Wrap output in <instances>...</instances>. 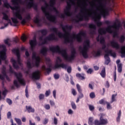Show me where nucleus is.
I'll list each match as a JSON object with an SVG mask.
<instances>
[{
    "label": "nucleus",
    "instance_id": "36",
    "mask_svg": "<svg viewBox=\"0 0 125 125\" xmlns=\"http://www.w3.org/2000/svg\"><path fill=\"white\" fill-rule=\"evenodd\" d=\"M125 37L124 36V35H122L119 39L120 42H121V43H123L125 42Z\"/></svg>",
    "mask_w": 125,
    "mask_h": 125
},
{
    "label": "nucleus",
    "instance_id": "21",
    "mask_svg": "<svg viewBox=\"0 0 125 125\" xmlns=\"http://www.w3.org/2000/svg\"><path fill=\"white\" fill-rule=\"evenodd\" d=\"M109 9L106 7L104 8V11L101 12L100 14H98V15H101V17L104 16V17H106L107 15H109Z\"/></svg>",
    "mask_w": 125,
    "mask_h": 125
},
{
    "label": "nucleus",
    "instance_id": "56",
    "mask_svg": "<svg viewBox=\"0 0 125 125\" xmlns=\"http://www.w3.org/2000/svg\"><path fill=\"white\" fill-rule=\"evenodd\" d=\"M45 95L46 97H48V96H49V95H50V90L46 91Z\"/></svg>",
    "mask_w": 125,
    "mask_h": 125
},
{
    "label": "nucleus",
    "instance_id": "39",
    "mask_svg": "<svg viewBox=\"0 0 125 125\" xmlns=\"http://www.w3.org/2000/svg\"><path fill=\"white\" fill-rule=\"evenodd\" d=\"M100 43L101 44H104L105 43V39L104 37H101L100 38Z\"/></svg>",
    "mask_w": 125,
    "mask_h": 125
},
{
    "label": "nucleus",
    "instance_id": "45",
    "mask_svg": "<svg viewBox=\"0 0 125 125\" xmlns=\"http://www.w3.org/2000/svg\"><path fill=\"white\" fill-rule=\"evenodd\" d=\"M88 125H92V124L93 123V118L92 117H90L88 119Z\"/></svg>",
    "mask_w": 125,
    "mask_h": 125
},
{
    "label": "nucleus",
    "instance_id": "7",
    "mask_svg": "<svg viewBox=\"0 0 125 125\" xmlns=\"http://www.w3.org/2000/svg\"><path fill=\"white\" fill-rule=\"evenodd\" d=\"M89 47H90V41L87 40L84 42L83 47L80 48V53L84 58H88L87 52L88 51V49H89Z\"/></svg>",
    "mask_w": 125,
    "mask_h": 125
},
{
    "label": "nucleus",
    "instance_id": "62",
    "mask_svg": "<svg viewBox=\"0 0 125 125\" xmlns=\"http://www.w3.org/2000/svg\"><path fill=\"white\" fill-rule=\"evenodd\" d=\"M44 108L46 110H49L50 109V105L49 104H45Z\"/></svg>",
    "mask_w": 125,
    "mask_h": 125
},
{
    "label": "nucleus",
    "instance_id": "43",
    "mask_svg": "<svg viewBox=\"0 0 125 125\" xmlns=\"http://www.w3.org/2000/svg\"><path fill=\"white\" fill-rule=\"evenodd\" d=\"M43 68L46 71L47 74H49V73L51 72L52 69L51 68H46L45 66H43Z\"/></svg>",
    "mask_w": 125,
    "mask_h": 125
},
{
    "label": "nucleus",
    "instance_id": "51",
    "mask_svg": "<svg viewBox=\"0 0 125 125\" xmlns=\"http://www.w3.org/2000/svg\"><path fill=\"white\" fill-rule=\"evenodd\" d=\"M6 102L8 103L9 105H12V101L9 99V98H7L6 99Z\"/></svg>",
    "mask_w": 125,
    "mask_h": 125
},
{
    "label": "nucleus",
    "instance_id": "24",
    "mask_svg": "<svg viewBox=\"0 0 125 125\" xmlns=\"http://www.w3.org/2000/svg\"><path fill=\"white\" fill-rule=\"evenodd\" d=\"M2 19L3 20H5L6 21H8V23L11 25V26H13L12 22H11V20L9 19L8 16L5 13H3V18Z\"/></svg>",
    "mask_w": 125,
    "mask_h": 125
},
{
    "label": "nucleus",
    "instance_id": "46",
    "mask_svg": "<svg viewBox=\"0 0 125 125\" xmlns=\"http://www.w3.org/2000/svg\"><path fill=\"white\" fill-rule=\"evenodd\" d=\"M105 65H108L109 63H110V62H111V60H110V58H106V59H105Z\"/></svg>",
    "mask_w": 125,
    "mask_h": 125
},
{
    "label": "nucleus",
    "instance_id": "1",
    "mask_svg": "<svg viewBox=\"0 0 125 125\" xmlns=\"http://www.w3.org/2000/svg\"><path fill=\"white\" fill-rule=\"evenodd\" d=\"M61 27L62 28L63 32L65 33V34L62 33V32H58V29L56 27H52L50 28V31L55 33V34H58V37L60 38H63L64 39V43H73L74 42V39L77 40L78 42H83V37H85L86 36V33L84 31H80L78 34H73L72 35V37H71L70 38L69 37L70 36L69 32H67L66 30L71 31L73 29L72 25H64L61 24Z\"/></svg>",
    "mask_w": 125,
    "mask_h": 125
},
{
    "label": "nucleus",
    "instance_id": "48",
    "mask_svg": "<svg viewBox=\"0 0 125 125\" xmlns=\"http://www.w3.org/2000/svg\"><path fill=\"white\" fill-rule=\"evenodd\" d=\"M90 98H91V99H93V98H95V93H94V92H92L90 93L89 95Z\"/></svg>",
    "mask_w": 125,
    "mask_h": 125
},
{
    "label": "nucleus",
    "instance_id": "15",
    "mask_svg": "<svg viewBox=\"0 0 125 125\" xmlns=\"http://www.w3.org/2000/svg\"><path fill=\"white\" fill-rule=\"evenodd\" d=\"M47 67H48V68H50L51 69L52 68V69H54L55 70L56 69H59V68L67 69L68 65L64 63L59 64L58 63V62H57L54 67H52V65L51 64H48Z\"/></svg>",
    "mask_w": 125,
    "mask_h": 125
},
{
    "label": "nucleus",
    "instance_id": "10",
    "mask_svg": "<svg viewBox=\"0 0 125 125\" xmlns=\"http://www.w3.org/2000/svg\"><path fill=\"white\" fill-rule=\"evenodd\" d=\"M9 72L11 74H15V76H16L18 82L20 83H21V84H22V85H25L26 84L24 79H22V74L21 73L18 74L14 72V70H13L12 67L11 66V65H9Z\"/></svg>",
    "mask_w": 125,
    "mask_h": 125
},
{
    "label": "nucleus",
    "instance_id": "30",
    "mask_svg": "<svg viewBox=\"0 0 125 125\" xmlns=\"http://www.w3.org/2000/svg\"><path fill=\"white\" fill-rule=\"evenodd\" d=\"M117 115L118 116L116 118V121L117 123H120V122H121V117H122V110H119Z\"/></svg>",
    "mask_w": 125,
    "mask_h": 125
},
{
    "label": "nucleus",
    "instance_id": "33",
    "mask_svg": "<svg viewBox=\"0 0 125 125\" xmlns=\"http://www.w3.org/2000/svg\"><path fill=\"white\" fill-rule=\"evenodd\" d=\"M39 32L41 33L42 36H46V35H47V33H48V31H47V30L46 29H42L39 30Z\"/></svg>",
    "mask_w": 125,
    "mask_h": 125
},
{
    "label": "nucleus",
    "instance_id": "9",
    "mask_svg": "<svg viewBox=\"0 0 125 125\" xmlns=\"http://www.w3.org/2000/svg\"><path fill=\"white\" fill-rule=\"evenodd\" d=\"M63 1L64 0H62ZM67 6L66 7V9L64 10V13L65 16H67L70 17L73 15V13L71 12V8L72 7V5H75L76 4V2L74 0H69V2H67Z\"/></svg>",
    "mask_w": 125,
    "mask_h": 125
},
{
    "label": "nucleus",
    "instance_id": "64",
    "mask_svg": "<svg viewBox=\"0 0 125 125\" xmlns=\"http://www.w3.org/2000/svg\"><path fill=\"white\" fill-rule=\"evenodd\" d=\"M4 43H5V44H7V45H9V46H10V43L8 42V39L4 40Z\"/></svg>",
    "mask_w": 125,
    "mask_h": 125
},
{
    "label": "nucleus",
    "instance_id": "23",
    "mask_svg": "<svg viewBox=\"0 0 125 125\" xmlns=\"http://www.w3.org/2000/svg\"><path fill=\"white\" fill-rule=\"evenodd\" d=\"M42 20L40 19V16L39 15H36L35 20H34V23L37 24L39 27H41L42 26V23H41V21Z\"/></svg>",
    "mask_w": 125,
    "mask_h": 125
},
{
    "label": "nucleus",
    "instance_id": "54",
    "mask_svg": "<svg viewBox=\"0 0 125 125\" xmlns=\"http://www.w3.org/2000/svg\"><path fill=\"white\" fill-rule=\"evenodd\" d=\"M113 78H114V82H116V81L117 80V72L116 71V69L114 71V73H113Z\"/></svg>",
    "mask_w": 125,
    "mask_h": 125
},
{
    "label": "nucleus",
    "instance_id": "41",
    "mask_svg": "<svg viewBox=\"0 0 125 125\" xmlns=\"http://www.w3.org/2000/svg\"><path fill=\"white\" fill-rule=\"evenodd\" d=\"M15 120L18 125H22V122H21V119L18 118H15Z\"/></svg>",
    "mask_w": 125,
    "mask_h": 125
},
{
    "label": "nucleus",
    "instance_id": "34",
    "mask_svg": "<svg viewBox=\"0 0 125 125\" xmlns=\"http://www.w3.org/2000/svg\"><path fill=\"white\" fill-rule=\"evenodd\" d=\"M76 77H77V78H78V79H79V80H84V79H85L84 78V76H82V74H81L80 73H77Z\"/></svg>",
    "mask_w": 125,
    "mask_h": 125
},
{
    "label": "nucleus",
    "instance_id": "28",
    "mask_svg": "<svg viewBox=\"0 0 125 125\" xmlns=\"http://www.w3.org/2000/svg\"><path fill=\"white\" fill-rule=\"evenodd\" d=\"M26 109L28 113H35V108L32 107L31 106H26Z\"/></svg>",
    "mask_w": 125,
    "mask_h": 125
},
{
    "label": "nucleus",
    "instance_id": "14",
    "mask_svg": "<svg viewBox=\"0 0 125 125\" xmlns=\"http://www.w3.org/2000/svg\"><path fill=\"white\" fill-rule=\"evenodd\" d=\"M57 38L55 37V34L54 33H52L49 36H47L43 40L42 42V44H47V42H51V41H57Z\"/></svg>",
    "mask_w": 125,
    "mask_h": 125
},
{
    "label": "nucleus",
    "instance_id": "52",
    "mask_svg": "<svg viewBox=\"0 0 125 125\" xmlns=\"http://www.w3.org/2000/svg\"><path fill=\"white\" fill-rule=\"evenodd\" d=\"M25 96L26 98H29V93L28 91V87H26V88H25Z\"/></svg>",
    "mask_w": 125,
    "mask_h": 125
},
{
    "label": "nucleus",
    "instance_id": "17",
    "mask_svg": "<svg viewBox=\"0 0 125 125\" xmlns=\"http://www.w3.org/2000/svg\"><path fill=\"white\" fill-rule=\"evenodd\" d=\"M111 1L110 0H105L104 2H101L99 3V7L101 8H106L107 6H110Z\"/></svg>",
    "mask_w": 125,
    "mask_h": 125
},
{
    "label": "nucleus",
    "instance_id": "18",
    "mask_svg": "<svg viewBox=\"0 0 125 125\" xmlns=\"http://www.w3.org/2000/svg\"><path fill=\"white\" fill-rule=\"evenodd\" d=\"M12 52L14 53L17 55V62H20L21 61V55H20V50L19 49H13L12 50Z\"/></svg>",
    "mask_w": 125,
    "mask_h": 125
},
{
    "label": "nucleus",
    "instance_id": "32",
    "mask_svg": "<svg viewBox=\"0 0 125 125\" xmlns=\"http://www.w3.org/2000/svg\"><path fill=\"white\" fill-rule=\"evenodd\" d=\"M121 54L122 58L125 57V46H123L121 49Z\"/></svg>",
    "mask_w": 125,
    "mask_h": 125
},
{
    "label": "nucleus",
    "instance_id": "22",
    "mask_svg": "<svg viewBox=\"0 0 125 125\" xmlns=\"http://www.w3.org/2000/svg\"><path fill=\"white\" fill-rule=\"evenodd\" d=\"M110 45L113 47V48H116V49H119L120 48V44L116 42H115L114 41H111L110 42Z\"/></svg>",
    "mask_w": 125,
    "mask_h": 125
},
{
    "label": "nucleus",
    "instance_id": "35",
    "mask_svg": "<svg viewBox=\"0 0 125 125\" xmlns=\"http://www.w3.org/2000/svg\"><path fill=\"white\" fill-rule=\"evenodd\" d=\"M117 94H113L112 95V98H111V101H110L111 104L113 103V102H114V101H116V96H117Z\"/></svg>",
    "mask_w": 125,
    "mask_h": 125
},
{
    "label": "nucleus",
    "instance_id": "61",
    "mask_svg": "<svg viewBox=\"0 0 125 125\" xmlns=\"http://www.w3.org/2000/svg\"><path fill=\"white\" fill-rule=\"evenodd\" d=\"M89 109L90 111H93V110H94L95 109L94 106L92 105H89Z\"/></svg>",
    "mask_w": 125,
    "mask_h": 125
},
{
    "label": "nucleus",
    "instance_id": "50",
    "mask_svg": "<svg viewBox=\"0 0 125 125\" xmlns=\"http://www.w3.org/2000/svg\"><path fill=\"white\" fill-rule=\"evenodd\" d=\"M71 107L74 110H76V109H77V105H76V104L73 102H71Z\"/></svg>",
    "mask_w": 125,
    "mask_h": 125
},
{
    "label": "nucleus",
    "instance_id": "6",
    "mask_svg": "<svg viewBox=\"0 0 125 125\" xmlns=\"http://www.w3.org/2000/svg\"><path fill=\"white\" fill-rule=\"evenodd\" d=\"M26 65L28 69L25 71V74H26V75H29V78H31L32 80H40V78H41V76H40V71H36L32 73L31 75L30 74V69H32L34 65H32L31 62L29 61L27 62Z\"/></svg>",
    "mask_w": 125,
    "mask_h": 125
},
{
    "label": "nucleus",
    "instance_id": "63",
    "mask_svg": "<svg viewBox=\"0 0 125 125\" xmlns=\"http://www.w3.org/2000/svg\"><path fill=\"white\" fill-rule=\"evenodd\" d=\"M79 93L80 94L78 98L80 99H82V98H83V92H80Z\"/></svg>",
    "mask_w": 125,
    "mask_h": 125
},
{
    "label": "nucleus",
    "instance_id": "59",
    "mask_svg": "<svg viewBox=\"0 0 125 125\" xmlns=\"http://www.w3.org/2000/svg\"><path fill=\"white\" fill-rule=\"evenodd\" d=\"M71 91L73 95L76 96V95H77V91H76V90L75 89H72Z\"/></svg>",
    "mask_w": 125,
    "mask_h": 125
},
{
    "label": "nucleus",
    "instance_id": "16",
    "mask_svg": "<svg viewBox=\"0 0 125 125\" xmlns=\"http://www.w3.org/2000/svg\"><path fill=\"white\" fill-rule=\"evenodd\" d=\"M32 59L35 60V66L38 68L40 66V63H41V58L40 56H37V53L35 52L32 53Z\"/></svg>",
    "mask_w": 125,
    "mask_h": 125
},
{
    "label": "nucleus",
    "instance_id": "44",
    "mask_svg": "<svg viewBox=\"0 0 125 125\" xmlns=\"http://www.w3.org/2000/svg\"><path fill=\"white\" fill-rule=\"evenodd\" d=\"M101 53L102 52L100 50H98L97 53L95 52V57H98V56H100V55H101Z\"/></svg>",
    "mask_w": 125,
    "mask_h": 125
},
{
    "label": "nucleus",
    "instance_id": "8",
    "mask_svg": "<svg viewBox=\"0 0 125 125\" xmlns=\"http://www.w3.org/2000/svg\"><path fill=\"white\" fill-rule=\"evenodd\" d=\"M45 4L46 5L45 7H41V9L43 13H44L45 16L46 17L47 19L49 20V21H51V22H55V20H56V17L55 16L50 14L49 12L46 11V9H47V7H48L49 5L46 2H45Z\"/></svg>",
    "mask_w": 125,
    "mask_h": 125
},
{
    "label": "nucleus",
    "instance_id": "58",
    "mask_svg": "<svg viewBox=\"0 0 125 125\" xmlns=\"http://www.w3.org/2000/svg\"><path fill=\"white\" fill-rule=\"evenodd\" d=\"M54 78L55 79V80H58V79L60 78V75H59V74H55L54 75Z\"/></svg>",
    "mask_w": 125,
    "mask_h": 125
},
{
    "label": "nucleus",
    "instance_id": "12",
    "mask_svg": "<svg viewBox=\"0 0 125 125\" xmlns=\"http://www.w3.org/2000/svg\"><path fill=\"white\" fill-rule=\"evenodd\" d=\"M0 48H3V49L0 51V65H1V60L4 61L6 59V49L5 48V45L0 44Z\"/></svg>",
    "mask_w": 125,
    "mask_h": 125
},
{
    "label": "nucleus",
    "instance_id": "2",
    "mask_svg": "<svg viewBox=\"0 0 125 125\" xmlns=\"http://www.w3.org/2000/svg\"><path fill=\"white\" fill-rule=\"evenodd\" d=\"M97 4H93L91 6V8L89 9V11H92L90 14H86L84 15L79 14V15L76 16V18L79 19V20H74L76 23H79L80 21H83V18L86 21H88L89 20V17H92L94 21L96 23L97 26L98 27H101L103 23L102 22L99 21V20L101 19V16L100 15H98L97 12L99 11V9L96 7ZM96 14L97 16H96Z\"/></svg>",
    "mask_w": 125,
    "mask_h": 125
},
{
    "label": "nucleus",
    "instance_id": "31",
    "mask_svg": "<svg viewBox=\"0 0 125 125\" xmlns=\"http://www.w3.org/2000/svg\"><path fill=\"white\" fill-rule=\"evenodd\" d=\"M100 75L102 78H105L106 77V68L105 67L102 70Z\"/></svg>",
    "mask_w": 125,
    "mask_h": 125
},
{
    "label": "nucleus",
    "instance_id": "5",
    "mask_svg": "<svg viewBox=\"0 0 125 125\" xmlns=\"http://www.w3.org/2000/svg\"><path fill=\"white\" fill-rule=\"evenodd\" d=\"M12 2L13 4H15L16 6L12 7L9 4V3L7 0L4 2V7L5 8H11L12 10H16V12L15 13L14 15L16 18L19 19V20H22L23 17L22 15L20 13V6H19V3H18V0H12Z\"/></svg>",
    "mask_w": 125,
    "mask_h": 125
},
{
    "label": "nucleus",
    "instance_id": "27",
    "mask_svg": "<svg viewBox=\"0 0 125 125\" xmlns=\"http://www.w3.org/2000/svg\"><path fill=\"white\" fill-rule=\"evenodd\" d=\"M112 50H106L105 51V54H104V58L105 59L106 58H109V56H110V55L112 54Z\"/></svg>",
    "mask_w": 125,
    "mask_h": 125
},
{
    "label": "nucleus",
    "instance_id": "13",
    "mask_svg": "<svg viewBox=\"0 0 125 125\" xmlns=\"http://www.w3.org/2000/svg\"><path fill=\"white\" fill-rule=\"evenodd\" d=\"M26 7L28 9H31L33 8L34 10L38 11V5L34 2V0H26Z\"/></svg>",
    "mask_w": 125,
    "mask_h": 125
},
{
    "label": "nucleus",
    "instance_id": "47",
    "mask_svg": "<svg viewBox=\"0 0 125 125\" xmlns=\"http://www.w3.org/2000/svg\"><path fill=\"white\" fill-rule=\"evenodd\" d=\"M27 36H26V35H24L22 36H21V41H22V42H26V41H27Z\"/></svg>",
    "mask_w": 125,
    "mask_h": 125
},
{
    "label": "nucleus",
    "instance_id": "40",
    "mask_svg": "<svg viewBox=\"0 0 125 125\" xmlns=\"http://www.w3.org/2000/svg\"><path fill=\"white\" fill-rule=\"evenodd\" d=\"M14 85L16 86V87L17 88L20 87V85L19 84V83H18V82H17V80H15L14 81Z\"/></svg>",
    "mask_w": 125,
    "mask_h": 125
},
{
    "label": "nucleus",
    "instance_id": "55",
    "mask_svg": "<svg viewBox=\"0 0 125 125\" xmlns=\"http://www.w3.org/2000/svg\"><path fill=\"white\" fill-rule=\"evenodd\" d=\"M54 124L57 125L58 124V119L56 117H54Z\"/></svg>",
    "mask_w": 125,
    "mask_h": 125
},
{
    "label": "nucleus",
    "instance_id": "29",
    "mask_svg": "<svg viewBox=\"0 0 125 125\" xmlns=\"http://www.w3.org/2000/svg\"><path fill=\"white\" fill-rule=\"evenodd\" d=\"M11 19L14 24V26H15V27H17V24L19 23V21H18L17 19L16 18H11Z\"/></svg>",
    "mask_w": 125,
    "mask_h": 125
},
{
    "label": "nucleus",
    "instance_id": "4",
    "mask_svg": "<svg viewBox=\"0 0 125 125\" xmlns=\"http://www.w3.org/2000/svg\"><path fill=\"white\" fill-rule=\"evenodd\" d=\"M117 22H118V24H117V23L115 22L113 25H109L106 28H100L98 30V33L101 36H102V35H105L106 34V33H113V31L111 29L112 28H114L115 29V31L113 32V38H119V34H118V32L117 31H119L120 30V28L122 27V24H121V22L119 21H117Z\"/></svg>",
    "mask_w": 125,
    "mask_h": 125
},
{
    "label": "nucleus",
    "instance_id": "26",
    "mask_svg": "<svg viewBox=\"0 0 125 125\" xmlns=\"http://www.w3.org/2000/svg\"><path fill=\"white\" fill-rule=\"evenodd\" d=\"M11 62L12 63L13 67L14 69H19V65L17 64V61L14 59H11Z\"/></svg>",
    "mask_w": 125,
    "mask_h": 125
},
{
    "label": "nucleus",
    "instance_id": "38",
    "mask_svg": "<svg viewBox=\"0 0 125 125\" xmlns=\"http://www.w3.org/2000/svg\"><path fill=\"white\" fill-rule=\"evenodd\" d=\"M112 7H114V5H113V4H112V3H111L110 2V4L109 5V6H107V7L109 12L113 11V8Z\"/></svg>",
    "mask_w": 125,
    "mask_h": 125
},
{
    "label": "nucleus",
    "instance_id": "20",
    "mask_svg": "<svg viewBox=\"0 0 125 125\" xmlns=\"http://www.w3.org/2000/svg\"><path fill=\"white\" fill-rule=\"evenodd\" d=\"M89 28L90 29H93V30H91L90 32V35H95L96 33V32H95V30H96V25L93 23H91L89 24Z\"/></svg>",
    "mask_w": 125,
    "mask_h": 125
},
{
    "label": "nucleus",
    "instance_id": "57",
    "mask_svg": "<svg viewBox=\"0 0 125 125\" xmlns=\"http://www.w3.org/2000/svg\"><path fill=\"white\" fill-rule=\"evenodd\" d=\"M20 40L18 38H16L13 39V42L16 43H18L19 42Z\"/></svg>",
    "mask_w": 125,
    "mask_h": 125
},
{
    "label": "nucleus",
    "instance_id": "11",
    "mask_svg": "<svg viewBox=\"0 0 125 125\" xmlns=\"http://www.w3.org/2000/svg\"><path fill=\"white\" fill-rule=\"evenodd\" d=\"M104 115L101 114L100 117V120L97 119L95 120L94 121V125H108V120L107 119L103 118Z\"/></svg>",
    "mask_w": 125,
    "mask_h": 125
},
{
    "label": "nucleus",
    "instance_id": "19",
    "mask_svg": "<svg viewBox=\"0 0 125 125\" xmlns=\"http://www.w3.org/2000/svg\"><path fill=\"white\" fill-rule=\"evenodd\" d=\"M29 44L31 46L32 50H33L36 47V45H37V39L34 38V40H30L29 41Z\"/></svg>",
    "mask_w": 125,
    "mask_h": 125
},
{
    "label": "nucleus",
    "instance_id": "53",
    "mask_svg": "<svg viewBox=\"0 0 125 125\" xmlns=\"http://www.w3.org/2000/svg\"><path fill=\"white\" fill-rule=\"evenodd\" d=\"M2 74L3 75L4 77L6 76V72L5 71V67H3V69H2Z\"/></svg>",
    "mask_w": 125,
    "mask_h": 125
},
{
    "label": "nucleus",
    "instance_id": "25",
    "mask_svg": "<svg viewBox=\"0 0 125 125\" xmlns=\"http://www.w3.org/2000/svg\"><path fill=\"white\" fill-rule=\"evenodd\" d=\"M48 51V48L46 47H43L41 49L40 53L41 54H42V55H43V56H45L47 54Z\"/></svg>",
    "mask_w": 125,
    "mask_h": 125
},
{
    "label": "nucleus",
    "instance_id": "3",
    "mask_svg": "<svg viewBox=\"0 0 125 125\" xmlns=\"http://www.w3.org/2000/svg\"><path fill=\"white\" fill-rule=\"evenodd\" d=\"M49 50L53 53H60V54H61L63 58H64V59L67 62H72V61L75 60V58H76V54H77L76 49L73 48L71 52V55L69 56L66 49L61 50L59 45L50 47Z\"/></svg>",
    "mask_w": 125,
    "mask_h": 125
},
{
    "label": "nucleus",
    "instance_id": "37",
    "mask_svg": "<svg viewBox=\"0 0 125 125\" xmlns=\"http://www.w3.org/2000/svg\"><path fill=\"white\" fill-rule=\"evenodd\" d=\"M56 2V0H50L49 3L50 6H54Z\"/></svg>",
    "mask_w": 125,
    "mask_h": 125
},
{
    "label": "nucleus",
    "instance_id": "49",
    "mask_svg": "<svg viewBox=\"0 0 125 125\" xmlns=\"http://www.w3.org/2000/svg\"><path fill=\"white\" fill-rule=\"evenodd\" d=\"M105 104H106L107 109H112V106H111V104L110 103L106 102H105Z\"/></svg>",
    "mask_w": 125,
    "mask_h": 125
},
{
    "label": "nucleus",
    "instance_id": "60",
    "mask_svg": "<svg viewBox=\"0 0 125 125\" xmlns=\"http://www.w3.org/2000/svg\"><path fill=\"white\" fill-rule=\"evenodd\" d=\"M106 102H107L104 101V100H101L99 101L100 104H102L103 105H105V104H106Z\"/></svg>",
    "mask_w": 125,
    "mask_h": 125
},
{
    "label": "nucleus",
    "instance_id": "42",
    "mask_svg": "<svg viewBox=\"0 0 125 125\" xmlns=\"http://www.w3.org/2000/svg\"><path fill=\"white\" fill-rule=\"evenodd\" d=\"M76 87L78 92H83V90L82 89V88L81 87V85H80V84H77Z\"/></svg>",
    "mask_w": 125,
    "mask_h": 125
}]
</instances>
